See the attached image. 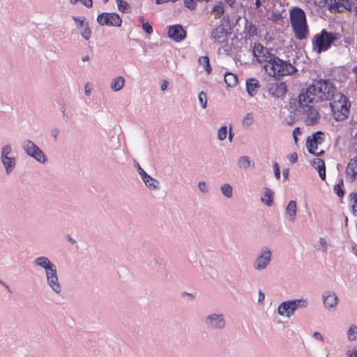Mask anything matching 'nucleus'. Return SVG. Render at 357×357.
<instances>
[{
    "label": "nucleus",
    "mask_w": 357,
    "mask_h": 357,
    "mask_svg": "<svg viewBox=\"0 0 357 357\" xmlns=\"http://www.w3.org/2000/svg\"><path fill=\"white\" fill-rule=\"evenodd\" d=\"M267 91L272 97L283 99L287 92V89L285 83L273 82L268 84Z\"/></svg>",
    "instance_id": "12"
},
{
    "label": "nucleus",
    "mask_w": 357,
    "mask_h": 357,
    "mask_svg": "<svg viewBox=\"0 0 357 357\" xmlns=\"http://www.w3.org/2000/svg\"><path fill=\"white\" fill-rule=\"evenodd\" d=\"M142 181L145 183L146 186L150 190H158L160 189V182L149 174H147Z\"/></svg>",
    "instance_id": "24"
},
{
    "label": "nucleus",
    "mask_w": 357,
    "mask_h": 357,
    "mask_svg": "<svg viewBox=\"0 0 357 357\" xmlns=\"http://www.w3.org/2000/svg\"><path fill=\"white\" fill-rule=\"evenodd\" d=\"M322 302L328 310L335 311L339 303V298L333 291L326 290L322 293Z\"/></svg>",
    "instance_id": "13"
},
{
    "label": "nucleus",
    "mask_w": 357,
    "mask_h": 357,
    "mask_svg": "<svg viewBox=\"0 0 357 357\" xmlns=\"http://www.w3.org/2000/svg\"><path fill=\"white\" fill-rule=\"evenodd\" d=\"M269 58L264 66L266 72L273 77L290 75L297 71L296 67L289 61H286L274 56L269 55Z\"/></svg>",
    "instance_id": "3"
},
{
    "label": "nucleus",
    "mask_w": 357,
    "mask_h": 357,
    "mask_svg": "<svg viewBox=\"0 0 357 357\" xmlns=\"http://www.w3.org/2000/svg\"><path fill=\"white\" fill-rule=\"evenodd\" d=\"M345 174L354 181L357 176V157L352 158L347 164Z\"/></svg>",
    "instance_id": "21"
},
{
    "label": "nucleus",
    "mask_w": 357,
    "mask_h": 357,
    "mask_svg": "<svg viewBox=\"0 0 357 357\" xmlns=\"http://www.w3.org/2000/svg\"><path fill=\"white\" fill-rule=\"evenodd\" d=\"M272 253L268 247H263L253 262V268L260 271L266 269L271 261Z\"/></svg>",
    "instance_id": "9"
},
{
    "label": "nucleus",
    "mask_w": 357,
    "mask_h": 357,
    "mask_svg": "<svg viewBox=\"0 0 357 357\" xmlns=\"http://www.w3.org/2000/svg\"><path fill=\"white\" fill-rule=\"evenodd\" d=\"M135 167L137 169L138 173L140 175L142 179H143L148 174L139 165L138 162L136 163Z\"/></svg>",
    "instance_id": "49"
},
{
    "label": "nucleus",
    "mask_w": 357,
    "mask_h": 357,
    "mask_svg": "<svg viewBox=\"0 0 357 357\" xmlns=\"http://www.w3.org/2000/svg\"><path fill=\"white\" fill-rule=\"evenodd\" d=\"M227 135V126H221L218 130V139L220 141H223L226 139Z\"/></svg>",
    "instance_id": "37"
},
{
    "label": "nucleus",
    "mask_w": 357,
    "mask_h": 357,
    "mask_svg": "<svg viewBox=\"0 0 357 357\" xmlns=\"http://www.w3.org/2000/svg\"><path fill=\"white\" fill-rule=\"evenodd\" d=\"M33 264L35 266L45 270L47 284L54 293L59 294L62 287L59 283L55 264L48 257L43 256L35 258Z\"/></svg>",
    "instance_id": "2"
},
{
    "label": "nucleus",
    "mask_w": 357,
    "mask_h": 357,
    "mask_svg": "<svg viewBox=\"0 0 357 357\" xmlns=\"http://www.w3.org/2000/svg\"><path fill=\"white\" fill-rule=\"evenodd\" d=\"M319 174V176L321 180H325L326 178V168L325 167L323 168H321L320 169L317 170Z\"/></svg>",
    "instance_id": "51"
},
{
    "label": "nucleus",
    "mask_w": 357,
    "mask_h": 357,
    "mask_svg": "<svg viewBox=\"0 0 357 357\" xmlns=\"http://www.w3.org/2000/svg\"><path fill=\"white\" fill-rule=\"evenodd\" d=\"M288 160H289V162H292V163H296L298 160V155L296 153H293L291 154H290L288 157H287Z\"/></svg>",
    "instance_id": "50"
},
{
    "label": "nucleus",
    "mask_w": 357,
    "mask_h": 357,
    "mask_svg": "<svg viewBox=\"0 0 357 357\" xmlns=\"http://www.w3.org/2000/svg\"><path fill=\"white\" fill-rule=\"evenodd\" d=\"M237 165L240 169H248L250 166L254 167V162H252L247 155H243L238 158Z\"/></svg>",
    "instance_id": "26"
},
{
    "label": "nucleus",
    "mask_w": 357,
    "mask_h": 357,
    "mask_svg": "<svg viewBox=\"0 0 357 357\" xmlns=\"http://www.w3.org/2000/svg\"><path fill=\"white\" fill-rule=\"evenodd\" d=\"M319 243L321 248V252L324 255L327 254L328 250V243L326 239L324 237H320L319 238Z\"/></svg>",
    "instance_id": "40"
},
{
    "label": "nucleus",
    "mask_w": 357,
    "mask_h": 357,
    "mask_svg": "<svg viewBox=\"0 0 357 357\" xmlns=\"http://www.w3.org/2000/svg\"><path fill=\"white\" fill-rule=\"evenodd\" d=\"M184 6L190 10H195L197 3L195 0H184Z\"/></svg>",
    "instance_id": "45"
},
{
    "label": "nucleus",
    "mask_w": 357,
    "mask_h": 357,
    "mask_svg": "<svg viewBox=\"0 0 357 357\" xmlns=\"http://www.w3.org/2000/svg\"><path fill=\"white\" fill-rule=\"evenodd\" d=\"M224 20H220V24L213 29L211 33L210 39L213 43H224L227 40L229 31L223 24Z\"/></svg>",
    "instance_id": "11"
},
{
    "label": "nucleus",
    "mask_w": 357,
    "mask_h": 357,
    "mask_svg": "<svg viewBox=\"0 0 357 357\" xmlns=\"http://www.w3.org/2000/svg\"><path fill=\"white\" fill-rule=\"evenodd\" d=\"M296 209V202L294 200L290 201L285 208L286 213L289 215L291 221H294L295 220Z\"/></svg>",
    "instance_id": "27"
},
{
    "label": "nucleus",
    "mask_w": 357,
    "mask_h": 357,
    "mask_svg": "<svg viewBox=\"0 0 357 357\" xmlns=\"http://www.w3.org/2000/svg\"><path fill=\"white\" fill-rule=\"evenodd\" d=\"M339 34L333 32H328L322 29L320 33L316 34L312 39L313 48L317 53L326 51L330 48L331 44L337 40Z\"/></svg>",
    "instance_id": "5"
},
{
    "label": "nucleus",
    "mask_w": 357,
    "mask_h": 357,
    "mask_svg": "<svg viewBox=\"0 0 357 357\" xmlns=\"http://www.w3.org/2000/svg\"><path fill=\"white\" fill-rule=\"evenodd\" d=\"M1 163L5 168L6 173L7 174H10V172L14 169L16 165V159L15 157H1Z\"/></svg>",
    "instance_id": "23"
},
{
    "label": "nucleus",
    "mask_w": 357,
    "mask_h": 357,
    "mask_svg": "<svg viewBox=\"0 0 357 357\" xmlns=\"http://www.w3.org/2000/svg\"><path fill=\"white\" fill-rule=\"evenodd\" d=\"M97 22L101 26H121L122 19L116 13H102L97 16Z\"/></svg>",
    "instance_id": "10"
},
{
    "label": "nucleus",
    "mask_w": 357,
    "mask_h": 357,
    "mask_svg": "<svg viewBox=\"0 0 357 357\" xmlns=\"http://www.w3.org/2000/svg\"><path fill=\"white\" fill-rule=\"evenodd\" d=\"M337 93V89L329 79H319L310 84L298 95V104L301 107L307 104L317 103L332 100Z\"/></svg>",
    "instance_id": "1"
},
{
    "label": "nucleus",
    "mask_w": 357,
    "mask_h": 357,
    "mask_svg": "<svg viewBox=\"0 0 357 357\" xmlns=\"http://www.w3.org/2000/svg\"><path fill=\"white\" fill-rule=\"evenodd\" d=\"M347 356L348 357H357V349L354 350H348L347 351Z\"/></svg>",
    "instance_id": "55"
},
{
    "label": "nucleus",
    "mask_w": 357,
    "mask_h": 357,
    "mask_svg": "<svg viewBox=\"0 0 357 357\" xmlns=\"http://www.w3.org/2000/svg\"><path fill=\"white\" fill-rule=\"evenodd\" d=\"M197 187L199 190L203 193H206L208 191L207 185L204 181H199L197 184Z\"/></svg>",
    "instance_id": "47"
},
{
    "label": "nucleus",
    "mask_w": 357,
    "mask_h": 357,
    "mask_svg": "<svg viewBox=\"0 0 357 357\" xmlns=\"http://www.w3.org/2000/svg\"><path fill=\"white\" fill-rule=\"evenodd\" d=\"M298 132L299 133L300 130H299V128L297 127V128H295L294 130H293V136H294L295 142H297V137H296V135Z\"/></svg>",
    "instance_id": "59"
},
{
    "label": "nucleus",
    "mask_w": 357,
    "mask_h": 357,
    "mask_svg": "<svg viewBox=\"0 0 357 357\" xmlns=\"http://www.w3.org/2000/svg\"><path fill=\"white\" fill-rule=\"evenodd\" d=\"M330 102L334 119L337 121L345 120L349 114L351 104L348 98L341 93H337Z\"/></svg>",
    "instance_id": "4"
},
{
    "label": "nucleus",
    "mask_w": 357,
    "mask_h": 357,
    "mask_svg": "<svg viewBox=\"0 0 357 357\" xmlns=\"http://www.w3.org/2000/svg\"><path fill=\"white\" fill-rule=\"evenodd\" d=\"M248 31L250 34L254 35L256 33L257 29L252 23H250L248 26Z\"/></svg>",
    "instance_id": "54"
},
{
    "label": "nucleus",
    "mask_w": 357,
    "mask_h": 357,
    "mask_svg": "<svg viewBox=\"0 0 357 357\" xmlns=\"http://www.w3.org/2000/svg\"><path fill=\"white\" fill-rule=\"evenodd\" d=\"M12 152V148L11 146L9 144H6L3 146L1 149V157H7L9 156V155Z\"/></svg>",
    "instance_id": "43"
},
{
    "label": "nucleus",
    "mask_w": 357,
    "mask_h": 357,
    "mask_svg": "<svg viewBox=\"0 0 357 357\" xmlns=\"http://www.w3.org/2000/svg\"><path fill=\"white\" fill-rule=\"evenodd\" d=\"M168 36L175 42H181L185 38L186 33L181 25L176 24L169 27Z\"/></svg>",
    "instance_id": "18"
},
{
    "label": "nucleus",
    "mask_w": 357,
    "mask_h": 357,
    "mask_svg": "<svg viewBox=\"0 0 357 357\" xmlns=\"http://www.w3.org/2000/svg\"><path fill=\"white\" fill-rule=\"evenodd\" d=\"M22 147L25 153L40 163L47 160L43 151L31 140L26 139L22 142Z\"/></svg>",
    "instance_id": "8"
},
{
    "label": "nucleus",
    "mask_w": 357,
    "mask_h": 357,
    "mask_svg": "<svg viewBox=\"0 0 357 357\" xmlns=\"http://www.w3.org/2000/svg\"><path fill=\"white\" fill-rule=\"evenodd\" d=\"M73 19L76 23L77 28L78 29H82L89 24L87 22H85L84 17L73 16Z\"/></svg>",
    "instance_id": "35"
},
{
    "label": "nucleus",
    "mask_w": 357,
    "mask_h": 357,
    "mask_svg": "<svg viewBox=\"0 0 357 357\" xmlns=\"http://www.w3.org/2000/svg\"><path fill=\"white\" fill-rule=\"evenodd\" d=\"M83 5H84L86 8H91L93 6L92 0H79Z\"/></svg>",
    "instance_id": "52"
},
{
    "label": "nucleus",
    "mask_w": 357,
    "mask_h": 357,
    "mask_svg": "<svg viewBox=\"0 0 357 357\" xmlns=\"http://www.w3.org/2000/svg\"><path fill=\"white\" fill-rule=\"evenodd\" d=\"M198 63L200 66L204 67L208 74L211 73L212 68L209 63V58L207 56H200L198 59Z\"/></svg>",
    "instance_id": "31"
},
{
    "label": "nucleus",
    "mask_w": 357,
    "mask_h": 357,
    "mask_svg": "<svg viewBox=\"0 0 357 357\" xmlns=\"http://www.w3.org/2000/svg\"><path fill=\"white\" fill-rule=\"evenodd\" d=\"M265 298V294L261 291V290L259 291V297H258V303H261Z\"/></svg>",
    "instance_id": "58"
},
{
    "label": "nucleus",
    "mask_w": 357,
    "mask_h": 357,
    "mask_svg": "<svg viewBox=\"0 0 357 357\" xmlns=\"http://www.w3.org/2000/svg\"><path fill=\"white\" fill-rule=\"evenodd\" d=\"M82 30L80 31V34L83 38L88 40L91 38V31L89 28V24L86 26L82 28Z\"/></svg>",
    "instance_id": "39"
},
{
    "label": "nucleus",
    "mask_w": 357,
    "mask_h": 357,
    "mask_svg": "<svg viewBox=\"0 0 357 357\" xmlns=\"http://www.w3.org/2000/svg\"><path fill=\"white\" fill-rule=\"evenodd\" d=\"M348 340L353 342L356 340L357 336V326L352 325L347 331Z\"/></svg>",
    "instance_id": "34"
},
{
    "label": "nucleus",
    "mask_w": 357,
    "mask_h": 357,
    "mask_svg": "<svg viewBox=\"0 0 357 357\" xmlns=\"http://www.w3.org/2000/svg\"><path fill=\"white\" fill-rule=\"evenodd\" d=\"M125 85V79L122 76L114 78L111 82L110 88L113 91L121 90Z\"/></svg>",
    "instance_id": "25"
},
{
    "label": "nucleus",
    "mask_w": 357,
    "mask_h": 357,
    "mask_svg": "<svg viewBox=\"0 0 357 357\" xmlns=\"http://www.w3.org/2000/svg\"><path fill=\"white\" fill-rule=\"evenodd\" d=\"M309 305V301L307 298H298L288 300L282 302L278 307V314L282 317L288 318L294 315L295 311L298 308H307Z\"/></svg>",
    "instance_id": "6"
},
{
    "label": "nucleus",
    "mask_w": 357,
    "mask_h": 357,
    "mask_svg": "<svg viewBox=\"0 0 357 357\" xmlns=\"http://www.w3.org/2000/svg\"><path fill=\"white\" fill-rule=\"evenodd\" d=\"M259 87L260 85L257 79L249 78L246 80V91L250 96H255Z\"/></svg>",
    "instance_id": "22"
},
{
    "label": "nucleus",
    "mask_w": 357,
    "mask_h": 357,
    "mask_svg": "<svg viewBox=\"0 0 357 357\" xmlns=\"http://www.w3.org/2000/svg\"><path fill=\"white\" fill-rule=\"evenodd\" d=\"M344 185L343 180L341 179L337 184L335 185L334 190L336 191L337 195L339 197H343L344 196V190L342 189Z\"/></svg>",
    "instance_id": "36"
},
{
    "label": "nucleus",
    "mask_w": 357,
    "mask_h": 357,
    "mask_svg": "<svg viewBox=\"0 0 357 357\" xmlns=\"http://www.w3.org/2000/svg\"><path fill=\"white\" fill-rule=\"evenodd\" d=\"M118 8L123 13H128L130 10L129 3L123 0H116Z\"/></svg>",
    "instance_id": "33"
},
{
    "label": "nucleus",
    "mask_w": 357,
    "mask_h": 357,
    "mask_svg": "<svg viewBox=\"0 0 357 357\" xmlns=\"http://www.w3.org/2000/svg\"><path fill=\"white\" fill-rule=\"evenodd\" d=\"M142 29L147 34H151L153 32L152 26L148 22L142 24Z\"/></svg>",
    "instance_id": "48"
},
{
    "label": "nucleus",
    "mask_w": 357,
    "mask_h": 357,
    "mask_svg": "<svg viewBox=\"0 0 357 357\" xmlns=\"http://www.w3.org/2000/svg\"><path fill=\"white\" fill-rule=\"evenodd\" d=\"M254 56H255L259 63L266 62L269 59L268 57L271 55L268 50L265 48L261 43H255L252 50Z\"/></svg>",
    "instance_id": "19"
},
{
    "label": "nucleus",
    "mask_w": 357,
    "mask_h": 357,
    "mask_svg": "<svg viewBox=\"0 0 357 357\" xmlns=\"http://www.w3.org/2000/svg\"><path fill=\"white\" fill-rule=\"evenodd\" d=\"M169 85V82L167 80H163L161 84L160 89L162 91H165Z\"/></svg>",
    "instance_id": "57"
},
{
    "label": "nucleus",
    "mask_w": 357,
    "mask_h": 357,
    "mask_svg": "<svg viewBox=\"0 0 357 357\" xmlns=\"http://www.w3.org/2000/svg\"><path fill=\"white\" fill-rule=\"evenodd\" d=\"M273 172H274L275 178L278 180L280 179V167H279V165L278 164V162H274L273 163Z\"/></svg>",
    "instance_id": "46"
},
{
    "label": "nucleus",
    "mask_w": 357,
    "mask_h": 357,
    "mask_svg": "<svg viewBox=\"0 0 357 357\" xmlns=\"http://www.w3.org/2000/svg\"><path fill=\"white\" fill-rule=\"evenodd\" d=\"M282 176L284 179L288 178V176H289V169H284L282 170Z\"/></svg>",
    "instance_id": "60"
},
{
    "label": "nucleus",
    "mask_w": 357,
    "mask_h": 357,
    "mask_svg": "<svg viewBox=\"0 0 357 357\" xmlns=\"http://www.w3.org/2000/svg\"><path fill=\"white\" fill-rule=\"evenodd\" d=\"M198 100L202 108L205 109L207 105L206 94L204 91H201L198 96Z\"/></svg>",
    "instance_id": "42"
},
{
    "label": "nucleus",
    "mask_w": 357,
    "mask_h": 357,
    "mask_svg": "<svg viewBox=\"0 0 357 357\" xmlns=\"http://www.w3.org/2000/svg\"><path fill=\"white\" fill-rule=\"evenodd\" d=\"M225 82L229 87H234L238 84V77L232 73L225 74Z\"/></svg>",
    "instance_id": "29"
},
{
    "label": "nucleus",
    "mask_w": 357,
    "mask_h": 357,
    "mask_svg": "<svg viewBox=\"0 0 357 357\" xmlns=\"http://www.w3.org/2000/svg\"><path fill=\"white\" fill-rule=\"evenodd\" d=\"M303 108H306L305 112L306 114L305 124L307 126H313L319 121V113L314 107L308 106V104H307V106H304Z\"/></svg>",
    "instance_id": "17"
},
{
    "label": "nucleus",
    "mask_w": 357,
    "mask_h": 357,
    "mask_svg": "<svg viewBox=\"0 0 357 357\" xmlns=\"http://www.w3.org/2000/svg\"><path fill=\"white\" fill-rule=\"evenodd\" d=\"M313 337L315 339V340H320V341H323L324 338H323V336L321 335V334L319 332H314L312 335Z\"/></svg>",
    "instance_id": "56"
},
{
    "label": "nucleus",
    "mask_w": 357,
    "mask_h": 357,
    "mask_svg": "<svg viewBox=\"0 0 357 357\" xmlns=\"http://www.w3.org/2000/svg\"><path fill=\"white\" fill-rule=\"evenodd\" d=\"M225 1L230 6L233 7L235 1L234 0H225Z\"/></svg>",
    "instance_id": "63"
},
{
    "label": "nucleus",
    "mask_w": 357,
    "mask_h": 357,
    "mask_svg": "<svg viewBox=\"0 0 357 357\" xmlns=\"http://www.w3.org/2000/svg\"><path fill=\"white\" fill-rule=\"evenodd\" d=\"M60 111L62 112L63 117L66 116V107L64 105L60 106Z\"/></svg>",
    "instance_id": "64"
},
{
    "label": "nucleus",
    "mask_w": 357,
    "mask_h": 357,
    "mask_svg": "<svg viewBox=\"0 0 357 357\" xmlns=\"http://www.w3.org/2000/svg\"><path fill=\"white\" fill-rule=\"evenodd\" d=\"M352 72L354 73L355 75V83L357 85V65L355 66L353 69H352Z\"/></svg>",
    "instance_id": "61"
},
{
    "label": "nucleus",
    "mask_w": 357,
    "mask_h": 357,
    "mask_svg": "<svg viewBox=\"0 0 357 357\" xmlns=\"http://www.w3.org/2000/svg\"><path fill=\"white\" fill-rule=\"evenodd\" d=\"M312 166L316 169H320L325 167L324 161L320 158H316L311 162Z\"/></svg>",
    "instance_id": "41"
},
{
    "label": "nucleus",
    "mask_w": 357,
    "mask_h": 357,
    "mask_svg": "<svg viewBox=\"0 0 357 357\" xmlns=\"http://www.w3.org/2000/svg\"><path fill=\"white\" fill-rule=\"evenodd\" d=\"M294 36L296 39L302 40L306 38L308 33L307 24H298L291 25Z\"/></svg>",
    "instance_id": "20"
},
{
    "label": "nucleus",
    "mask_w": 357,
    "mask_h": 357,
    "mask_svg": "<svg viewBox=\"0 0 357 357\" xmlns=\"http://www.w3.org/2000/svg\"><path fill=\"white\" fill-rule=\"evenodd\" d=\"M225 13L224 3L222 1L216 3L211 9V13L214 14L215 18H220Z\"/></svg>",
    "instance_id": "28"
},
{
    "label": "nucleus",
    "mask_w": 357,
    "mask_h": 357,
    "mask_svg": "<svg viewBox=\"0 0 357 357\" xmlns=\"http://www.w3.org/2000/svg\"><path fill=\"white\" fill-rule=\"evenodd\" d=\"M333 1L328 5V9L331 13H342L345 10L351 12L355 7L349 0H333Z\"/></svg>",
    "instance_id": "14"
},
{
    "label": "nucleus",
    "mask_w": 357,
    "mask_h": 357,
    "mask_svg": "<svg viewBox=\"0 0 357 357\" xmlns=\"http://www.w3.org/2000/svg\"><path fill=\"white\" fill-rule=\"evenodd\" d=\"M252 113H248L243 119V124L249 126L252 123Z\"/></svg>",
    "instance_id": "44"
},
{
    "label": "nucleus",
    "mask_w": 357,
    "mask_h": 357,
    "mask_svg": "<svg viewBox=\"0 0 357 357\" xmlns=\"http://www.w3.org/2000/svg\"><path fill=\"white\" fill-rule=\"evenodd\" d=\"M291 24H298L307 23L306 15L303 9L294 7L290 10Z\"/></svg>",
    "instance_id": "16"
},
{
    "label": "nucleus",
    "mask_w": 357,
    "mask_h": 357,
    "mask_svg": "<svg viewBox=\"0 0 357 357\" xmlns=\"http://www.w3.org/2000/svg\"><path fill=\"white\" fill-rule=\"evenodd\" d=\"M205 327L212 331H222L225 328L227 321L221 312H212L207 314L204 319Z\"/></svg>",
    "instance_id": "7"
},
{
    "label": "nucleus",
    "mask_w": 357,
    "mask_h": 357,
    "mask_svg": "<svg viewBox=\"0 0 357 357\" xmlns=\"http://www.w3.org/2000/svg\"><path fill=\"white\" fill-rule=\"evenodd\" d=\"M222 194L227 198L232 197L233 189L229 183H224L220 187Z\"/></svg>",
    "instance_id": "32"
},
{
    "label": "nucleus",
    "mask_w": 357,
    "mask_h": 357,
    "mask_svg": "<svg viewBox=\"0 0 357 357\" xmlns=\"http://www.w3.org/2000/svg\"><path fill=\"white\" fill-rule=\"evenodd\" d=\"M273 192L269 188H265L264 192V196L261 198L262 203L268 206L273 205Z\"/></svg>",
    "instance_id": "30"
},
{
    "label": "nucleus",
    "mask_w": 357,
    "mask_h": 357,
    "mask_svg": "<svg viewBox=\"0 0 357 357\" xmlns=\"http://www.w3.org/2000/svg\"><path fill=\"white\" fill-rule=\"evenodd\" d=\"M324 132L317 131L312 137H308L306 141V146L310 153H314V149H317L319 144H321L324 140L322 136Z\"/></svg>",
    "instance_id": "15"
},
{
    "label": "nucleus",
    "mask_w": 357,
    "mask_h": 357,
    "mask_svg": "<svg viewBox=\"0 0 357 357\" xmlns=\"http://www.w3.org/2000/svg\"><path fill=\"white\" fill-rule=\"evenodd\" d=\"M327 2H328V0H319L318 3H319V6H322L323 7V6H326Z\"/></svg>",
    "instance_id": "62"
},
{
    "label": "nucleus",
    "mask_w": 357,
    "mask_h": 357,
    "mask_svg": "<svg viewBox=\"0 0 357 357\" xmlns=\"http://www.w3.org/2000/svg\"><path fill=\"white\" fill-rule=\"evenodd\" d=\"M59 133V129L57 128H54L51 130V135L54 137V140H56Z\"/></svg>",
    "instance_id": "53"
},
{
    "label": "nucleus",
    "mask_w": 357,
    "mask_h": 357,
    "mask_svg": "<svg viewBox=\"0 0 357 357\" xmlns=\"http://www.w3.org/2000/svg\"><path fill=\"white\" fill-rule=\"evenodd\" d=\"M349 197L351 198V201L352 202V210L353 213L355 215H357V192H351L349 195Z\"/></svg>",
    "instance_id": "38"
}]
</instances>
